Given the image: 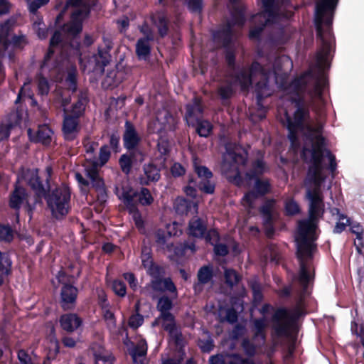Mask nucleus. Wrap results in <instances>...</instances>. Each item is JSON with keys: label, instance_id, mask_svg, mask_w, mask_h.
Listing matches in <instances>:
<instances>
[{"label": "nucleus", "instance_id": "f03ea898", "mask_svg": "<svg viewBox=\"0 0 364 364\" xmlns=\"http://www.w3.org/2000/svg\"><path fill=\"white\" fill-rule=\"evenodd\" d=\"M301 291L300 298L292 310L287 307L277 308L272 316V329L277 338H291L299 331V320L306 314L303 307L304 296L308 294Z\"/></svg>", "mask_w": 364, "mask_h": 364}, {"label": "nucleus", "instance_id": "79ce46f5", "mask_svg": "<svg viewBox=\"0 0 364 364\" xmlns=\"http://www.w3.org/2000/svg\"><path fill=\"white\" fill-rule=\"evenodd\" d=\"M193 128H195L196 132L200 137L207 138L208 137L213 129V126L211 122L207 119H202L197 121L193 125H190Z\"/></svg>", "mask_w": 364, "mask_h": 364}, {"label": "nucleus", "instance_id": "864d4df0", "mask_svg": "<svg viewBox=\"0 0 364 364\" xmlns=\"http://www.w3.org/2000/svg\"><path fill=\"white\" fill-rule=\"evenodd\" d=\"M145 270L151 279H158L165 274L164 268L155 262L149 266Z\"/></svg>", "mask_w": 364, "mask_h": 364}, {"label": "nucleus", "instance_id": "774afa93", "mask_svg": "<svg viewBox=\"0 0 364 364\" xmlns=\"http://www.w3.org/2000/svg\"><path fill=\"white\" fill-rule=\"evenodd\" d=\"M248 72L251 74L252 78L257 75H264L266 74L264 66L257 60L252 62L249 67Z\"/></svg>", "mask_w": 364, "mask_h": 364}, {"label": "nucleus", "instance_id": "338daca9", "mask_svg": "<svg viewBox=\"0 0 364 364\" xmlns=\"http://www.w3.org/2000/svg\"><path fill=\"white\" fill-rule=\"evenodd\" d=\"M203 239H204L207 243L214 245L215 243L219 242L220 237L219 232L216 229L211 228L210 230H207L205 235Z\"/></svg>", "mask_w": 364, "mask_h": 364}, {"label": "nucleus", "instance_id": "2f4dec72", "mask_svg": "<svg viewBox=\"0 0 364 364\" xmlns=\"http://www.w3.org/2000/svg\"><path fill=\"white\" fill-rule=\"evenodd\" d=\"M145 178H141V183L148 186L151 182H157L161 178V169L154 164L149 163L143 166Z\"/></svg>", "mask_w": 364, "mask_h": 364}, {"label": "nucleus", "instance_id": "a878e982", "mask_svg": "<svg viewBox=\"0 0 364 364\" xmlns=\"http://www.w3.org/2000/svg\"><path fill=\"white\" fill-rule=\"evenodd\" d=\"M269 171L267 163L262 156L251 162L250 168L245 173V177L247 181H252L254 178H261Z\"/></svg>", "mask_w": 364, "mask_h": 364}, {"label": "nucleus", "instance_id": "393cba45", "mask_svg": "<svg viewBox=\"0 0 364 364\" xmlns=\"http://www.w3.org/2000/svg\"><path fill=\"white\" fill-rule=\"evenodd\" d=\"M286 122V127L288 130L287 138L290 141L291 149L296 151L301 146L298 134L305 129V123L296 124V122H291V121Z\"/></svg>", "mask_w": 364, "mask_h": 364}, {"label": "nucleus", "instance_id": "e433bc0d", "mask_svg": "<svg viewBox=\"0 0 364 364\" xmlns=\"http://www.w3.org/2000/svg\"><path fill=\"white\" fill-rule=\"evenodd\" d=\"M269 88L268 80L266 78L264 80L259 81L255 85V95H256V104L259 110L266 111L265 107L263 105V100L270 94L267 92Z\"/></svg>", "mask_w": 364, "mask_h": 364}, {"label": "nucleus", "instance_id": "0e129e2a", "mask_svg": "<svg viewBox=\"0 0 364 364\" xmlns=\"http://www.w3.org/2000/svg\"><path fill=\"white\" fill-rule=\"evenodd\" d=\"M109 149L115 154L119 153L122 151L120 146V136L117 132L112 133L109 135Z\"/></svg>", "mask_w": 364, "mask_h": 364}, {"label": "nucleus", "instance_id": "6e6552de", "mask_svg": "<svg viewBox=\"0 0 364 364\" xmlns=\"http://www.w3.org/2000/svg\"><path fill=\"white\" fill-rule=\"evenodd\" d=\"M277 200L274 198H266L259 208V213L262 218V224L267 237L271 239L275 233L274 211Z\"/></svg>", "mask_w": 364, "mask_h": 364}, {"label": "nucleus", "instance_id": "1a4fd4ad", "mask_svg": "<svg viewBox=\"0 0 364 364\" xmlns=\"http://www.w3.org/2000/svg\"><path fill=\"white\" fill-rule=\"evenodd\" d=\"M303 93H292L293 96L291 97L289 100L296 109L292 117L287 113L286 114V122L291 121V122H296V124L305 123L310 118L309 107L306 103Z\"/></svg>", "mask_w": 364, "mask_h": 364}, {"label": "nucleus", "instance_id": "a18cd8bd", "mask_svg": "<svg viewBox=\"0 0 364 364\" xmlns=\"http://www.w3.org/2000/svg\"><path fill=\"white\" fill-rule=\"evenodd\" d=\"M11 29V23L9 20L1 23L0 26V44L3 50L6 51L11 46V41L9 40V34Z\"/></svg>", "mask_w": 364, "mask_h": 364}, {"label": "nucleus", "instance_id": "20e7f679", "mask_svg": "<svg viewBox=\"0 0 364 364\" xmlns=\"http://www.w3.org/2000/svg\"><path fill=\"white\" fill-rule=\"evenodd\" d=\"M193 170L198 180L193 174H189L188 176L187 185L183 188L184 193L193 199L197 198L198 191L204 194H213L216 185L212 181L213 173L210 169L205 166L194 162Z\"/></svg>", "mask_w": 364, "mask_h": 364}, {"label": "nucleus", "instance_id": "72a5a7b5", "mask_svg": "<svg viewBox=\"0 0 364 364\" xmlns=\"http://www.w3.org/2000/svg\"><path fill=\"white\" fill-rule=\"evenodd\" d=\"M228 154L232 162L237 166H245L247 164L249 153L242 146H235L232 149L228 150Z\"/></svg>", "mask_w": 364, "mask_h": 364}, {"label": "nucleus", "instance_id": "9d476101", "mask_svg": "<svg viewBox=\"0 0 364 364\" xmlns=\"http://www.w3.org/2000/svg\"><path fill=\"white\" fill-rule=\"evenodd\" d=\"M103 46H98L97 53L92 55L95 61L94 70L103 73L105 68L107 66L112 60L110 51L113 48L112 40L109 37L102 38Z\"/></svg>", "mask_w": 364, "mask_h": 364}, {"label": "nucleus", "instance_id": "13d9d810", "mask_svg": "<svg viewBox=\"0 0 364 364\" xmlns=\"http://www.w3.org/2000/svg\"><path fill=\"white\" fill-rule=\"evenodd\" d=\"M14 239L13 230L9 225L0 223V242H11Z\"/></svg>", "mask_w": 364, "mask_h": 364}, {"label": "nucleus", "instance_id": "2eb2a0df", "mask_svg": "<svg viewBox=\"0 0 364 364\" xmlns=\"http://www.w3.org/2000/svg\"><path fill=\"white\" fill-rule=\"evenodd\" d=\"M53 134V129L47 124L39 125L36 132L31 128L27 130L28 136L31 142L39 143L46 146L50 145Z\"/></svg>", "mask_w": 364, "mask_h": 364}, {"label": "nucleus", "instance_id": "39448f33", "mask_svg": "<svg viewBox=\"0 0 364 364\" xmlns=\"http://www.w3.org/2000/svg\"><path fill=\"white\" fill-rule=\"evenodd\" d=\"M45 200L52 215L57 219L65 217L71 210V190L65 183L51 189Z\"/></svg>", "mask_w": 364, "mask_h": 364}, {"label": "nucleus", "instance_id": "603ef678", "mask_svg": "<svg viewBox=\"0 0 364 364\" xmlns=\"http://www.w3.org/2000/svg\"><path fill=\"white\" fill-rule=\"evenodd\" d=\"M284 212L287 216H294L300 213L301 209L297 202L291 198L285 201Z\"/></svg>", "mask_w": 364, "mask_h": 364}, {"label": "nucleus", "instance_id": "f257e3e1", "mask_svg": "<svg viewBox=\"0 0 364 364\" xmlns=\"http://www.w3.org/2000/svg\"><path fill=\"white\" fill-rule=\"evenodd\" d=\"M338 0H317L315 5V27L321 47L316 53L318 67L324 66L332 51L334 36L331 31L334 12Z\"/></svg>", "mask_w": 364, "mask_h": 364}, {"label": "nucleus", "instance_id": "bf43d9fd", "mask_svg": "<svg viewBox=\"0 0 364 364\" xmlns=\"http://www.w3.org/2000/svg\"><path fill=\"white\" fill-rule=\"evenodd\" d=\"M111 157V151L107 144L102 145L99 151L98 164L100 166H105Z\"/></svg>", "mask_w": 364, "mask_h": 364}, {"label": "nucleus", "instance_id": "473e14b6", "mask_svg": "<svg viewBox=\"0 0 364 364\" xmlns=\"http://www.w3.org/2000/svg\"><path fill=\"white\" fill-rule=\"evenodd\" d=\"M318 220H303L299 222L298 230L299 237L298 238L315 237L314 234L317 228Z\"/></svg>", "mask_w": 364, "mask_h": 364}, {"label": "nucleus", "instance_id": "4c0bfd02", "mask_svg": "<svg viewBox=\"0 0 364 364\" xmlns=\"http://www.w3.org/2000/svg\"><path fill=\"white\" fill-rule=\"evenodd\" d=\"M89 102L86 93L80 92L78 95L77 100L73 104L70 115L80 118L84 115L86 106Z\"/></svg>", "mask_w": 364, "mask_h": 364}, {"label": "nucleus", "instance_id": "5701e85b", "mask_svg": "<svg viewBox=\"0 0 364 364\" xmlns=\"http://www.w3.org/2000/svg\"><path fill=\"white\" fill-rule=\"evenodd\" d=\"M173 296L170 297L166 294L162 295L158 299L156 309L160 313L158 319H161V322L176 318L171 312L173 307Z\"/></svg>", "mask_w": 364, "mask_h": 364}, {"label": "nucleus", "instance_id": "3c124183", "mask_svg": "<svg viewBox=\"0 0 364 364\" xmlns=\"http://www.w3.org/2000/svg\"><path fill=\"white\" fill-rule=\"evenodd\" d=\"M147 343L145 340H141L130 352L133 360L136 358L145 356L147 353Z\"/></svg>", "mask_w": 364, "mask_h": 364}, {"label": "nucleus", "instance_id": "ea45409f", "mask_svg": "<svg viewBox=\"0 0 364 364\" xmlns=\"http://www.w3.org/2000/svg\"><path fill=\"white\" fill-rule=\"evenodd\" d=\"M12 261L7 252L0 251V286L4 283V277L11 272Z\"/></svg>", "mask_w": 364, "mask_h": 364}, {"label": "nucleus", "instance_id": "58836bf2", "mask_svg": "<svg viewBox=\"0 0 364 364\" xmlns=\"http://www.w3.org/2000/svg\"><path fill=\"white\" fill-rule=\"evenodd\" d=\"M156 149L159 154V159L166 162L171 151L168 138L166 136H160L157 141Z\"/></svg>", "mask_w": 364, "mask_h": 364}, {"label": "nucleus", "instance_id": "0eeeda50", "mask_svg": "<svg viewBox=\"0 0 364 364\" xmlns=\"http://www.w3.org/2000/svg\"><path fill=\"white\" fill-rule=\"evenodd\" d=\"M262 6L264 13L267 18L260 26L250 28L248 36L251 40H260L266 26L276 23L280 17L281 4L279 0H262Z\"/></svg>", "mask_w": 364, "mask_h": 364}, {"label": "nucleus", "instance_id": "052dcab7", "mask_svg": "<svg viewBox=\"0 0 364 364\" xmlns=\"http://www.w3.org/2000/svg\"><path fill=\"white\" fill-rule=\"evenodd\" d=\"M141 265L144 269H146L149 266L154 263L151 250L149 247H144L141 249Z\"/></svg>", "mask_w": 364, "mask_h": 364}, {"label": "nucleus", "instance_id": "37998d69", "mask_svg": "<svg viewBox=\"0 0 364 364\" xmlns=\"http://www.w3.org/2000/svg\"><path fill=\"white\" fill-rule=\"evenodd\" d=\"M152 41L139 38L135 46V52L139 59L146 60L151 54V46L150 42Z\"/></svg>", "mask_w": 364, "mask_h": 364}, {"label": "nucleus", "instance_id": "6e6d98bb", "mask_svg": "<svg viewBox=\"0 0 364 364\" xmlns=\"http://www.w3.org/2000/svg\"><path fill=\"white\" fill-rule=\"evenodd\" d=\"M155 237V242L157 245V247L161 250L166 249L167 238L169 237L168 235V232H166L163 229H158L154 235Z\"/></svg>", "mask_w": 364, "mask_h": 364}, {"label": "nucleus", "instance_id": "69168bd1", "mask_svg": "<svg viewBox=\"0 0 364 364\" xmlns=\"http://www.w3.org/2000/svg\"><path fill=\"white\" fill-rule=\"evenodd\" d=\"M112 289L118 296L124 297L127 294V287L122 280L114 279L112 284Z\"/></svg>", "mask_w": 364, "mask_h": 364}, {"label": "nucleus", "instance_id": "b1692460", "mask_svg": "<svg viewBox=\"0 0 364 364\" xmlns=\"http://www.w3.org/2000/svg\"><path fill=\"white\" fill-rule=\"evenodd\" d=\"M80 11H74L70 16V21L64 23L61 27L62 31L73 38H77L82 31V19H77Z\"/></svg>", "mask_w": 364, "mask_h": 364}, {"label": "nucleus", "instance_id": "c9c22d12", "mask_svg": "<svg viewBox=\"0 0 364 364\" xmlns=\"http://www.w3.org/2000/svg\"><path fill=\"white\" fill-rule=\"evenodd\" d=\"M312 76L313 73L309 70L293 79L289 83V88L292 93L304 92L309 83L306 78Z\"/></svg>", "mask_w": 364, "mask_h": 364}, {"label": "nucleus", "instance_id": "09e8293b", "mask_svg": "<svg viewBox=\"0 0 364 364\" xmlns=\"http://www.w3.org/2000/svg\"><path fill=\"white\" fill-rule=\"evenodd\" d=\"M224 278L225 284L230 288L237 285L242 280V276L232 268L225 269Z\"/></svg>", "mask_w": 364, "mask_h": 364}, {"label": "nucleus", "instance_id": "9b49d317", "mask_svg": "<svg viewBox=\"0 0 364 364\" xmlns=\"http://www.w3.org/2000/svg\"><path fill=\"white\" fill-rule=\"evenodd\" d=\"M38 170L32 173L28 178V185L34 193L35 203H43V199L46 198L48 193L50 191V184L43 179L38 173Z\"/></svg>", "mask_w": 364, "mask_h": 364}, {"label": "nucleus", "instance_id": "4be33fe9", "mask_svg": "<svg viewBox=\"0 0 364 364\" xmlns=\"http://www.w3.org/2000/svg\"><path fill=\"white\" fill-rule=\"evenodd\" d=\"M213 37L214 41L217 43L221 44L223 48L230 47L234 37L233 27L230 23H226L213 33Z\"/></svg>", "mask_w": 364, "mask_h": 364}, {"label": "nucleus", "instance_id": "f704fd0d", "mask_svg": "<svg viewBox=\"0 0 364 364\" xmlns=\"http://www.w3.org/2000/svg\"><path fill=\"white\" fill-rule=\"evenodd\" d=\"M324 167L323 164H311L308 169V176L316 186L315 188L320 191V186L326 180L322 171Z\"/></svg>", "mask_w": 364, "mask_h": 364}, {"label": "nucleus", "instance_id": "c756f323", "mask_svg": "<svg viewBox=\"0 0 364 364\" xmlns=\"http://www.w3.org/2000/svg\"><path fill=\"white\" fill-rule=\"evenodd\" d=\"M254 184L252 188L253 194L256 195L258 198L264 197L272 193V186L270 179L268 178H254Z\"/></svg>", "mask_w": 364, "mask_h": 364}, {"label": "nucleus", "instance_id": "7c9ffc66", "mask_svg": "<svg viewBox=\"0 0 364 364\" xmlns=\"http://www.w3.org/2000/svg\"><path fill=\"white\" fill-rule=\"evenodd\" d=\"M246 6L244 4L232 6L230 13L231 19L226 23H230L232 27L237 26L243 27L246 22Z\"/></svg>", "mask_w": 364, "mask_h": 364}, {"label": "nucleus", "instance_id": "a19ab883", "mask_svg": "<svg viewBox=\"0 0 364 364\" xmlns=\"http://www.w3.org/2000/svg\"><path fill=\"white\" fill-rule=\"evenodd\" d=\"M153 23L158 29V33L161 38H164L168 33V20L164 14H159L156 17L151 18Z\"/></svg>", "mask_w": 364, "mask_h": 364}, {"label": "nucleus", "instance_id": "a211bd4d", "mask_svg": "<svg viewBox=\"0 0 364 364\" xmlns=\"http://www.w3.org/2000/svg\"><path fill=\"white\" fill-rule=\"evenodd\" d=\"M78 294V289L70 283H63L60 289V306L64 310L75 307Z\"/></svg>", "mask_w": 364, "mask_h": 364}, {"label": "nucleus", "instance_id": "e2e57ef3", "mask_svg": "<svg viewBox=\"0 0 364 364\" xmlns=\"http://www.w3.org/2000/svg\"><path fill=\"white\" fill-rule=\"evenodd\" d=\"M119 164L123 173L128 174L132 166V159L131 156L124 154L119 159Z\"/></svg>", "mask_w": 364, "mask_h": 364}, {"label": "nucleus", "instance_id": "6ab92c4d", "mask_svg": "<svg viewBox=\"0 0 364 364\" xmlns=\"http://www.w3.org/2000/svg\"><path fill=\"white\" fill-rule=\"evenodd\" d=\"M79 123V118L68 114H64L62 131L65 140L72 141L77 138L80 132Z\"/></svg>", "mask_w": 364, "mask_h": 364}, {"label": "nucleus", "instance_id": "412c9836", "mask_svg": "<svg viewBox=\"0 0 364 364\" xmlns=\"http://www.w3.org/2000/svg\"><path fill=\"white\" fill-rule=\"evenodd\" d=\"M164 330L168 332V336L173 341L176 346L183 348L185 346V341L181 332V329L176 324V318L171 320L161 322Z\"/></svg>", "mask_w": 364, "mask_h": 364}, {"label": "nucleus", "instance_id": "423d86ee", "mask_svg": "<svg viewBox=\"0 0 364 364\" xmlns=\"http://www.w3.org/2000/svg\"><path fill=\"white\" fill-rule=\"evenodd\" d=\"M326 139L322 134H317L312 141L311 148L304 146L301 151V158L305 163L323 164L326 156L329 161L328 168L333 173L337 168L336 156L326 147Z\"/></svg>", "mask_w": 364, "mask_h": 364}, {"label": "nucleus", "instance_id": "f3484780", "mask_svg": "<svg viewBox=\"0 0 364 364\" xmlns=\"http://www.w3.org/2000/svg\"><path fill=\"white\" fill-rule=\"evenodd\" d=\"M114 193L127 207L129 213L137 211V204L135 198L138 196V191H134L130 186H116Z\"/></svg>", "mask_w": 364, "mask_h": 364}, {"label": "nucleus", "instance_id": "49530a36", "mask_svg": "<svg viewBox=\"0 0 364 364\" xmlns=\"http://www.w3.org/2000/svg\"><path fill=\"white\" fill-rule=\"evenodd\" d=\"M267 327L264 317L255 318L253 320V338H259L262 342L266 341L265 328Z\"/></svg>", "mask_w": 364, "mask_h": 364}, {"label": "nucleus", "instance_id": "8fccbe9b", "mask_svg": "<svg viewBox=\"0 0 364 364\" xmlns=\"http://www.w3.org/2000/svg\"><path fill=\"white\" fill-rule=\"evenodd\" d=\"M234 92L232 85L230 82L225 85L219 86L217 90V94L223 104L232 97Z\"/></svg>", "mask_w": 364, "mask_h": 364}, {"label": "nucleus", "instance_id": "4d7b16f0", "mask_svg": "<svg viewBox=\"0 0 364 364\" xmlns=\"http://www.w3.org/2000/svg\"><path fill=\"white\" fill-rule=\"evenodd\" d=\"M36 78L38 94L43 96L47 95L50 90V85L47 78L41 73H38L36 75Z\"/></svg>", "mask_w": 364, "mask_h": 364}, {"label": "nucleus", "instance_id": "bb28decb", "mask_svg": "<svg viewBox=\"0 0 364 364\" xmlns=\"http://www.w3.org/2000/svg\"><path fill=\"white\" fill-rule=\"evenodd\" d=\"M214 277L213 264H208L200 267L197 272V282L193 284L194 290L201 289L203 285L211 282Z\"/></svg>", "mask_w": 364, "mask_h": 364}, {"label": "nucleus", "instance_id": "aec40b11", "mask_svg": "<svg viewBox=\"0 0 364 364\" xmlns=\"http://www.w3.org/2000/svg\"><path fill=\"white\" fill-rule=\"evenodd\" d=\"M151 287L156 292H168L173 299L178 296L177 287L171 277H161L158 279H151Z\"/></svg>", "mask_w": 364, "mask_h": 364}, {"label": "nucleus", "instance_id": "de8ad7c7", "mask_svg": "<svg viewBox=\"0 0 364 364\" xmlns=\"http://www.w3.org/2000/svg\"><path fill=\"white\" fill-rule=\"evenodd\" d=\"M192 202L183 197H178L176 199L173 208L176 213L178 215H187L191 210Z\"/></svg>", "mask_w": 364, "mask_h": 364}, {"label": "nucleus", "instance_id": "5fc2aeb1", "mask_svg": "<svg viewBox=\"0 0 364 364\" xmlns=\"http://www.w3.org/2000/svg\"><path fill=\"white\" fill-rule=\"evenodd\" d=\"M137 198L139 203L144 206L150 205L154 202V198L147 188H141Z\"/></svg>", "mask_w": 364, "mask_h": 364}, {"label": "nucleus", "instance_id": "dca6fc26", "mask_svg": "<svg viewBox=\"0 0 364 364\" xmlns=\"http://www.w3.org/2000/svg\"><path fill=\"white\" fill-rule=\"evenodd\" d=\"M28 200V193L26 189L18 181L14 185V190L9 196V206L16 212V216L18 218L19 210L23 204Z\"/></svg>", "mask_w": 364, "mask_h": 364}, {"label": "nucleus", "instance_id": "f8f14e48", "mask_svg": "<svg viewBox=\"0 0 364 364\" xmlns=\"http://www.w3.org/2000/svg\"><path fill=\"white\" fill-rule=\"evenodd\" d=\"M306 198L309 200V216L311 220H319L324 213L323 198L318 189H309Z\"/></svg>", "mask_w": 364, "mask_h": 364}, {"label": "nucleus", "instance_id": "4468645a", "mask_svg": "<svg viewBox=\"0 0 364 364\" xmlns=\"http://www.w3.org/2000/svg\"><path fill=\"white\" fill-rule=\"evenodd\" d=\"M185 108L184 119L188 126L193 125L197 121L203 118L204 107L201 97H194L191 102L187 104Z\"/></svg>", "mask_w": 364, "mask_h": 364}, {"label": "nucleus", "instance_id": "680f3d73", "mask_svg": "<svg viewBox=\"0 0 364 364\" xmlns=\"http://www.w3.org/2000/svg\"><path fill=\"white\" fill-rule=\"evenodd\" d=\"M224 55L228 67L234 70L236 67V55L235 50L230 47L225 48Z\"/></svg>", "mask_w": 364, "mask_h": 364}, {"label": "nucleus", "instance_id": "7ed1b4c3", "mask_svg": "<svg viewBox=\"0 0 364 364\" xmlns=\"http://www.w3.org/2000/svg\"><path fill=\"white\" fill-rule=\"evenodd\" d=\"M316 237L296 238V258L299 262V272L297 280L302 287V291L306 294L311 283L313 282L314 275L309 272V262L314 258V253L317 250V246L314 241Z\"/></svg>", "mask_w": 364, "mask_h": 364}, {"label": "nucleus", "instance_id": "c85d7f7f", "mask_svg": "<svg viewBox=\"0 0 364 364\" xmlns=\"http://www.w3.org/2000/svg\"><path fill=\"white\" fill-rule=\"evenodd\" d=\"M208 230V223L205 219L193 217L188 223L189 235L194 237L203 239Z\"/></svg>", "mask_w": 364, "mask_h": 364}, {"label": "nucleus", "instance_id": "cd10ccee", "mask_svg": "<svg viewBox=\"0 0 364 364\" xmlns=\"http://www.w3.org/2000/svg\"><path fill=\"white\" fill-rule=\"evenodd\" d=\"M59 323L64 331L72 333L82 325V320L77 314L69 313L61 315Z\"/></svg>", "mask_w": 364, "mask_h": 364}, {"label": "nucleus", "instance_id": "c03bdc74", "mask_svg": "<svg viewBox=\"0 0 364 364\" xmlns=\"http://www.w3.org/2000/svg\"><path fill=\"white\" fill-rule=\"evenodd\" d=\"M235 80L239 83L242 91H247L252 87L253 81L251 74L245 69H242L234 76Z\"/></svg>", "mask_w": 364, "mask_h": 364}, {"label": "nucleus", "instance_id": "ddd939ff", "mask_svg": "<svg viewBox=\"0 0 364 364\" xmlns=\"http://www.w3.org/2000/svg\"><path fill=\"white\" fill-rule=\"evenodd\" d=\"M123 146L128 151H135L141 141V137L134 124L129 120L124 122L122 134Z\"/></svg>", "mask_w": 364, "mask_h": 364}]
</instances>
